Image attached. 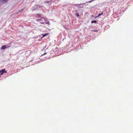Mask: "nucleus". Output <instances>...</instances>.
I'll use <instances>...</instances> for the list:
<instances>
[{
	"mask_svg": "<svg viewBox=\"0 0 133 133\" xmlns=\"http://www.w3.org/2000/svg\"><path fill=\"white\" fill-rule=\"evenodd\" d=\"M37 21H40V22L44 24H45V22L47 21L46 19H44L42 17L40 19H37L36 20Z\"/></svg>",
	"mask_w": 133,
	"mask_h": 133,
	"instance_id": "nucleus-1",
	"label": "nucleus"
},
{
	"mask_svg": "<svg viewBox=\"0 0 133 133\" xmlns=\"http://www.w3.org/2000/svg\"><path fill=\"white\" fill-rule=\"evenodd\" d=\"M9 44H8L6 45H3L1 47V49L2 50L5 49L6 48H8L10 47L11 45H9Z\"/></svg>",
	"mask_w": 133,
	"mask_h": 133,
	"instance_id": "nucleus-2",
	"label": "nucleus"
},
{
	"mask_svg": "<svg viewBox=\"0 0 133 133\" xmlns=\"http://www.w3.org/2000/svg\"><path fill=\"white\" fill-rule=\"evenodd\" d=\"M6 71L5 70V69H2L0 71V74L2 75L3 73H6Z\"/></svg>",
	"mask_w": 133,
	"mask_h": 133,
	"instance_id": "nucleus-3",
	"label": "nucleus"
},
{
	"mask_svg": "<svg viewBox=\"0 0 133 133\" xmlns=\"http://www.w3.org/2000/svg\"><path fill=\"white\" fill-rule=\"evenodd\" d=\"M84 4V3L80 4H77V5H78V6H77V7L78 8H83V5Z\"/></svg>",
	"mask_w": 133,
	"mask_h": 133,
	"instance_id": "nucleus-4",
	"label": "nucleus"
},
{
	"mask_svg": "<svg viewBox=\"0 0 133 133\" xmlns=\"http://www.w3.org/2000/svg\"><path fill=\"white\" fill-rule=\"evenodd\" d=\"M9 0H2L1 1V2L2 4H4L6 3Z\"/></svg>",
	"mask_w": 133,
	"mask_h": 133,
	"instance_id": "nucleus-5",
	"label": "nucleus"
},
{
	"mask_svg": "<svg viewBox=\"0 0 133 133\" xmlns=\"http://www.w3.org/2000/svg\"><path fill=\"white\" fill-rule=\"evenodd\" d=\"M46 20H47V21L45 22V24H48V25H49L50 24V23L49 21H47V19H46Z\"/></svg>",
	"mask_w": 133,
	"mask_h": 133,
	"instance_id": "nucleus-6",
	"label": "nucleus"
},
{
	"mask_svg": "<svg viewBox=\"0 0 133 133\" xmlns=\"http://www.w3.org/2000/svg\"><path fill=\"white\" fill-rule=\"evenodd\" d=\"M49 34V33H47V34H44L43 35H43V36L42 37H41V38H42L43 37H45V36H46L48 34Z\"/></svg>",
	"mask_w": 133,
	"mask_h": 133,
	"instance_id": "nucleus-7",
	"label": "nucleus"
},
{
	"mask_svg": "<svg viewBox=\"0 0 133 133\" xmlns=\"http://www.w3.org/2000/svg\"><path fill=\"white\" fill-rule=\"evenodd\" d=\"M97 21H91V22L92 23H97Z\"/></svg>",
	"mask_w": 133,
	"mask_h": 133,
	"instance_id": "nucleus-8",
	"label": "nucleus"
},
{
	"mask_svg": "<svg viewBox=\"0 0 133 133\" xmlns=\"http://www.w3.org/2000/svg\"><path fill=\"white\" fill-rule=\"evenodd\" d=\"M103 14V12H102L101 13V14H98V15L97 16V17H99V16H100L101 15H102V14Z\"/></svg>",
	"mask_w": 133,
	"mask_h": 133,
	"instance_id": "nucleus-9",
	"label": "nucleus"
},
{
	"mask_svg": "<svg viewBox=\"0 0 133 133\" xmlns=\"http://www.w3.org/2000/svg\"><path fill=\"white\" fill-rule=\"evenodd\" d=\"M98 31V30H92L91 31L94 32H97Z\"/></svg>",
	"mask_w": 133,
	"mask_h": 133,
	"instance_id": "nucleus-10",
	"label": "nucleus"
},
{
	"mask_svg": "<svg viewBox=\"0 0 133 133\" xmlns=\"http://www.w3.org/2000/svg\"><path fill=\"white\" fill-rule=\"evenodd\" d=\"M23 10V9H21L19 11L18 13L19 12H20L22 11Z\"/></svg>",
	"mask_w": 133,
	"mask_h": 133,
	"instance_id": "nucleus-11",
	"label": "nucleus"
},
{
	"mask_svg": "<svg viewBox=\"0 0 133 133\" xmlns=\"http://www.w3.org/2000/svg\"><path fill=\"white\" fill-rule=\"evenodd\" d=\"M94 0H92L91 1H89L88 2V3H90L91 2H92V1H94Z\"/></svg>",
	"mask_w": 133,
	"mask_h": 133,
	"instance_id": "nucleus-12",
	"label": "nucleus"
},
{
	"mask_svg": "<svg viewBox=\"0 0 133 133\" xmlns=\"http://www.w3.org/2000/svg\"><path fill=\"white\" fill-rule=\"evenodd\" d=\"M76 15H77V17H78L79 16V15L78 14H76Z\"/></svg>",
	"mask_w": 133,
	"mask_h": 133,
	"instance_id": "nucleus-13",
	"label": "nucleus"
},
{
	"mask_svg": "<svg viewBox=\"0 0 133 133\" xmlns=\"http://www.w3.org/2000/svg\"><path fill=\"white\" fill-rule=\"evenodd\" d=\"M47 2L49 3V2Z\"/></svg>",
	"mask_w": 133,
	"mask_h": 133,
	"instance_id": "nucleus-14",
	"label": "nucleus"
}]
</instances>
